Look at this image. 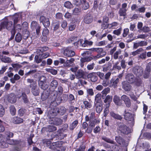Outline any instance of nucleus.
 Here are the masks:
<instances>
[{"label": "nucleus", "mask_w": 151, "mask_h": 151, "mask_svg": "<svg viewBox=\"0 0 151 151\" xmlns=\"http://www.w3.org/2000/svg\"><path fill=\"white\" fill-rule=\"evenodd\" d=\"M126 9H120L119 11V14L120 16H125L126 15Z\"/></svg>", "instance_id": "nucleus-46"}, {"label": "nucleus", "mask_w": 151, "mask_h": 151, "mask_svg": "<svg viewBox=\"0 0 151 151\" xmlns=\"http://www.w3.org/2000/svg\"><path fill=\"white\" fill-rule=\"evenodd\" d=\"M119 82V78H117L115 80L114 78H112L110 80L109 86L110 87H113L114 88H116Z\"/></svg>", "instance_id": "nucleus-24"}, {"label": "nucleus", "mask_w": 151, "mask_h": 151, "mask_svg": "<svg viewBox=\"0 0 151 151\" xmlns=\"http://www.w3.org/2000/svg\"><path fill=\"white\" fill-rule=\"evenodd\" d=\"M110 115L111 117L116 119L121 120L122 119L121 116L118 114H115L112 111L110 112Z\"/></svg>", "instance_id": "nucleus-34"}, {"label": "nucleus", "mask_w": 151, "mask_h": 151, "mask_svg": "<svg viewBox=\"0 0 151 151\" xmlns=\"http://www.w3.org/2000/svg\"><path fill=\"white\" fill-rule=\"evenodd\" d=\"M93 20L92 16L89 14H86L85 16L83 19L84 22L87 24H89L91 23L93 21Z\"/></svg>", "instance_id": "nucleus-22"}, {"label": "nucleus", "mask_w": 151, "mask_h": 151, "mask_svg": "<svg viewBox=\"0 0 151 151\" xmlns=\"http://www.w3.org/2000/svg\"><path fill=\"white\" fill-rule=\"evenodd\" d=\"M78 124V121L76 120L74 121L70 125V129L71 130L73 129L76 127Z\"/></svg>", "instance_id": "nucleus-50"}, {"label": "nucleus", "mask_w": 151, "mask_h": 151, "mask_svg": "<svg viewBox=\"0 0 151 151\" xmlns=\"http://www.w3.org/2000/svg\"><path fill=\"white\" fill-rule=\"evenodd\" d=\"M43 142L44 144H46L47 146H49V145H50V147H51V148L52 147L51 145L53 146L52 145V143L51 144V141L49 139H45L43 140ZM52 147H53L52 146Z\"/></svg>", "instance_id": "nucleus-56"}, {"label": "nucleus", "mask_w": 151, "mask_h": 151, "mask_svg": "<svg viewBox=\"0 0 151 151\" xmlns=\"http://www.w3.org/2000/svg\"><path fill=\"white\" fill-rule=\"evenodd\" d=\"M50 113V111L49 115V116L52 118H50V120L52 122H50L51 124H53L54 125L56 126L59 125L61 124L63 122V121L60 119L58 118H53L54 116H53Z\"/></svg>", "instance_id": "nucleus-10"}, {"label": "nucleus", "mask_w": 151, "mask_h": 151, "mask_svg": "<svg viewBox=\"0 0 151 151\" xmlns=\"http://www.w3.org/2000/svg\"><path fill=\"white\" fill-rule=\"evenodd\" d=\"M81 46L83 47H86L88 46H91L93 45V42L88 40H85L83 41V39H80L78 41Z\"/></svg>", "instance_id": "nucleus-18"}, {"label": "nucleus", "mask_w": 151, "mask_h": 151, "mask_svg": "<svg viewBox=\"0 0 151 151\" xmlns=\"http://www.w3.org/2000/svg\"><path fill=\"white\" fill-rule=\"evenodd\" d=\"M124 116L125 119L128 121H132L133 120V115L126 110L124 111Z\"/></svg>", "instance_id": "nucleus-17"}, {"label": "nucleus", "mask_w": 151, "mask_h": 151, "mask_svg": "<svg viewBox=\"0 0 151 151\" xmlns=\"http://www.w3.org/2000/svg\"><path fill=\"white\" fill-rule=\"evenodd\" d=\"M134 73L137 77L142 76L144 70L142 68L139 66H136L134 67L132 69Z\"/></svg>", "instance_id": "nucleus-6"}, {"label": "nucleus", "mask_w": 151, "mask_h": 151, "mask_svg": "<svg viewBox=\"0 0 151 151\" xmlns=\"http://www.w3.org/2000/svg\"><path fill=\"white\" fill-rule=\"evenodd\" d=\"M89 7L88 3L87 1H84L83 4L82 8L84 10L88 9Z\"/></svg>", "instance_id": "nucleus-62"}, {"label": "nucleus", "mask_w": 151, "mask_h": 151, "mask_svg": "<svg viewBox=\"0 0 151 151\" xmlns=\"http://www.w3.org/2000/svg\"><path fill=\"white\" fill-rule=\"evenodd\" d=\"M122 88L126 91H130L132 89V87L127 81H124L122 83Z\"/></svg>", "instance_id": "nucleus-20"}, {"label": "nucleus", "mask_w": 151, "mask_h": 151, "mask_svg": "<svg viewBox=\"0 0 151 151\" xmlns=\"http://www.w3.org/2000/svg\"><path fill=\"white\" fill-rule=\"evenodd\" d=\"M143 51V49L142 48H140L136 51L132 52L131 55H132L133 56H135L139 54L140 52H142Z\"/></svg>", "instance_id": "nucleus-37"}, {"label": "nucleus", "mask_w": 151, "mask_h": 151, "mask_svg": "<svg viewBox=\"0 0 151 151\" xmlns=\"http://www.w3.org/2000/svg\"><path fill=\"white\" fill-rule=\"evenodd\" d=\"M16 96L17 98L18 99H20L22 98L23 102L25 103H27L29 102L27 96L26 95L25 92L20 90H19L17 91L16 93Z\"/></svg>", "instance_id": "nucleus-5"}, {"label": "nucleus", "mask_w": 151, "mask_h": 151, "mask_svg": "<svg viewBox=\"0 0 151 151\" xmlns=\"http://www.w3.org/2000/svg\"><path fill=\"white\" fill-rule=\"evenodd\" d=\"M10 111L11 114L14 116L15 115L16 113V109L15 107L13 106H11L10 107Z\"/></svg>", "instance_id": "nucleus-47"}, {"label": "nucleus", "mask_w": 151, "mask_h": 151, "mask_svg": "<svg viewBox=\"0 0 151 151\" xmlns=\"http://www.w3.org/2000/svg\"><path fill=\"white\" fill-rule=\"evenodd\" d=\"M102 139L107 142L112 144H114V141L111 140L110 138H107L106 137H104L102 138Z\"/></svg>", "instance_id": "nucleus-57"}, {"label": "nucleus", "mask_w": 151, "mask_h": 151, "mask_svg": "<svg viewBox=\"0 0 151 151\" xmlns=\"http://www.w3.org/2000/svg\"><path fill=\"white\" fill-rule=\"evenodd\" d=\"M22 37L20 33H18L16 35L15 40L17 42H19L21 41Z\"/></svg>", "instance_id": "nucleus-48"}, {"label": "nucleus", "mask_w": 151, "mask_h": 151, "mask_svg": "<svg viewBox=\"0 0 151 151\" xmlns=\"http://www.w3.org/2000/svg\"><path fill=\"white\" fill-rule=\"evenodd\" d=\"M96 108V110L98 113H100L102 110L103 106L100 103H97L95 105Z\"/></svg>", "instance_id": "nucleus-35"}, {"label": "nucleus", "mask_w": 151, "mask_h": 151, "mask_svg": "<svg viewBox=\"0 0 151 151\" xmlns=\"http://www.w3.org/2000/svg\"><path fill=\"white\" fill-rule=\"evenodd\" d=\"M151 69V62H150L146 67L145 73L144 75V77L145 78H147L149 76V73Z\"/></svg>", "instance_id": "nucleus-23"}, {"label": "nucleus", "mask_w": 151, "mask_h": 151, "mask_svg": "<svg viewBox=\"0 0 151 151\" xmlns=\"http://www.w3.org/2000/svg\"><path fill=\"white\" fill-rule=\"evenodd\" d=\"M85 75L84 72L81 70H79L75 74L76 78L78 79L82 78Z\"/></svg>", "instance_id": "nucleus-28"}, {"label": "nucleus", "mask_w": 151, "mask_h": 151, "mask_svg": "<svg viewBox=\"0 0 151 151\" xmlns=\"http://www.w3.org/2000/svg\"><path fill=\"white\" fill-rule=\"evenodd\" d=\"M5 138L3 135L0 134V146L3 148H5L8 147V145L4 141Z\"/></svg>", "instance_id": "nucleus-21"}, {"label": "nucleus", "mask_w": 151, "mask_h": 151, "mask_svg": "<svg viewBox=\"0 0 151 151\" xmlns=\"http://www.w3.org/2000/svg\"><path fill=\"white\" fill-rule=\"evenodd\" d=\"M62 142L61 141L53 142L52 144V148L54 149L53 151H65L66 148L65 146L62 145Z\"/></svg>", "instance_id": "nucleus-4"}, {"label": "nucleus", "mask_w": 151, "mask_h": 151, "mask_svg": "<svg viewBox=\"0 0 151 151\" xmlns=\"http://www.w3.org/2000/svg\"><path fill=\"white\" fill-rule=\"evenodd\" d=\"M16 96L14 93H11L8 98L9 101L11 103H14L16 101Z\"/></svg>", "instance_id": "nucleus-26"}, {"label": "nucleus", "mask_w": 151, "mask_h": 151, "mask_svg": "<svg viewBox=\"0 0 151 151\" xmlns=\"http://www.w3.org/2000/svg\"><path fill=\"white\" fill-rule=\"evenodd\" d=\"M122 51L120 49L118 50L115 52L113 55V58L114 59L116 60L118 58L119 55L121 54Z\"/></svg>", "instance_id": "nucleus-40"}, {"label": "nucleus", "mask_w": 151, "mask_h": 151, "mask_svg": "<svg viewBox=\"0 0 151 151\" xmlns=\"http://www.w3.org/2000/svg\"><path fill=\"white\" fill-rule=\"evenodd\" d=\"M74 59L73 58H71L69 60H67L65 63V65L67 67H70L73 65Z\"/></svg>", "instance_id": "nucleus-30"}, {"label": "nucleus", "mask_w": 151, "mask_h": 151, "mask_svg": "<svg viewBox=\"0 0 151 151\" xmlns=\"http://www.w3.org/2000/svg\"><path fill=\"white\" fill-rule=\"evenodd\" d=\"M119 131L124 134H128L131 132V130L124 124H122L119 126V129L117 130L118 132H119Z\"/></svg>", "instance_id": "nucleus-8"}, {"label": "nucleus", "mask_w": 151, "mask_h": 151, "mask_svg": "<svg viewBox=\"0 0 151 151\" xmlns=\"http://www.w3.org/2000/svg\"><path fill=\"white\" fill-rule=\"evenodd\" d=\"M81 11V9L78 8H75L73 10V14L74 15H77L79 14Z\"/></svg>", "instance_id": "nucleus-58"}, {"label": "nucleus", "mask_w": 151, "mask_h": 151, "mask_svg": "<svg viewBox=\"0 0 151 151\" xmlns=\"http://www.w3.org/2000/svg\"><path fill=\"white\" fill-rule=\"evenodd\" d=\"M23 120L22 119L17 117H14L11 119V121L15 124H18L22 123Z\"/></svg>", "instance_id": "nucleus-27"}, {"label": "nucleus", "mask_w": 151, "mask_h": 151, "mask_svg": "<svg viewBox=\"0 0 151 151\" xmlns=\"http://www.w3.org/2000/svg\"><path fill=\"white\" fill-rule=\"evenodd\" d=\"M115 140L118 143L121 145H123L124 142V139L119 136H116Z\"/></svg>", "instance_id": "nucleus-31"}, {"label": "nucleus", "mask_w": 151, "mask_h": 151, "mask_svg": "<svg viewBox=\"0 0 151 151\" xmlns=\"http://www.w3.org/2000/svg\"><path fill=\"white\" fill-rule=\"evenodd\" d=\"M40 21L42 22L44 26L45 27H48L50 25L49 19L46 18L43 16H41L40 18Z\"/></svg>", "instance_id": "nucleus-13"}, {"label": "nucleus", "mask_w": 151, "mask_h": 151, "mask_svg": "<svg viewBox=\"0 0 151 151\" xmlns=\"http://www.w3.org/2000/svg\"><path fill=\"white\" fill-rule=\"evenodd\" d=\"M49 96L48 94L43 92L41 96V98L42 101H44L46 100Z\"/></svg>", "instance_id": "nucleus-55"}, {"label": "nucleus", "mask_w": 151, "mask_h": 151, "mask_svg": "<svg viewBox=\"0 0 151 151\" xmlns=\"http://www.w3.org/2000/svg\"><path fill=\"white\" fill-rule=\"evenodd\" d=\"M29 32L28 29L23 30L22 33V37L24 39H27L29 35Z\"/></svg>", "instance_id": "nucleus-32"}, {"label": "nucleus", "mask_w": 151, "mask_h": 151, "mask_svg": "<svg viewBox=\"0 0 151 151\" xmlns=\"http://www.w3.org/2000/svg\"><path fill=\"white\" fill-rule=\"evenodd\" d=\"M104 53V54L103 55H102L101 54L99 53L96 56H95L93 57V59L96 60L100 58H101L103 57L104 56L106 55V52H103Z\"/></svg>", "instance_id": "nucleus-54"}, {"label": "nucleus", "mask_w": 151, "mask_h": 151, "mask_svg": "<svg viewBox=\"0 0 151 151\" xmlns=\"http://www.w3.org/2000/svg\"><path fill=\"white\" fill-rule=\"evenodd\" d=\"M58 84L57 81L55 80H53L51 82L50 86L53 89H55L57 87Z\"/></svg>", "instance_id": "nucleus-38"}, {"label": "nucleus", "mask_w": 151, "mask_h": 151, "mask_svg": "<svg viewBox=\"0 0 151 151\" xmlns=\"http://www.w3.org/2000/svg\"><path fill=\"white\" fill-rule=\"evenodd\" d=\"M110 91V89L109 87L104 88L101 92L102 98L104 99L107 94L109 93Z\"/></svg>", "instance_id": "nucleus-33"}, {"label": "nucleus", "mask_w": 151, "mask_h": 151, "mask_svg": "<svg viewBox=\"0 0 151 151\" xmlns=\"http://www.w3.org/2000/svg\"><path fill=\"white\" fill-rule=\"evenodd\" d=\"M147 45V42L145 41H141L136 42H134L133 48L134 49H136L139 47L145 46Z\"/></svg>", "instance_id": "nucleus-19"}, {"label": "nucleus", "mask_w": 151, "mask_h": 151, "mask_svg": "<svg viewBox=\"0 0 151 151\" xmlns=\"http://www.w3.org/2000/svg\"><path fill=\"white\" fill-rule=\"evenodd\" d=\"M5 142L8 145V144L10 145H17L18 146H21L23 142L17 140H14L13 139H10L9 138H5L4 140Z\"/></svg>", "instance_id": "nucleus-12"}, {"label": "nucleus", "mask_w": 151, "mask_h": 151, "mask_svg": "<svg viewBox=\"0 0 151 151\" xmlns=\"http://www.w3.org/2000/svg\"><path fill=\"white\" fill-rule=\"evenodd\" d=\"M113 101L117 105L120 106L122 104V100H121L119 97L116 95L114 96Z\"/></svg>", "instance_id": "nucleus-29"}, {"label": "nucleus", "mask_w": 151, "mask_h": 151, "mask_svg": "<svg viewBox=\"0 0 151 151\" xmlns=\"http://www.w3.org/2000/svg\"><path fill=\"white\" fill-rule=\"evenodd\" d=\"M5 110L3 106L0 104V116H3L5 114Z\"/></svg>", "instance_id": "nucleus-59"}, {"label": "nucleus", "mask_w": 151, "mask_h": 151, "mask_svg": "<svg viewBox=\"0 0 151 151\" xmlns=\"http://www.w3.org/2000/svg\"><path fill=\"white\" fill-rule=\"evenodd\" d=\"M56 130V128L52 125L49 126L46 129V131L49 132H52L55 131Z\"/></svg>", "instance_id": "nucleus-43"}, {"label": "nucleus", "mask_w": 151, "mask_h": 151, "mask_svg": "<svg viewBox=\"0 0 151 151\" xmlns=\"http://www.w3.org/2000/svg\"><path fill=\"white\" fill-rule=\"evenodd\" d=\"M122 100L123 101L127 107H129L131 106V103L129 97L125 95H123L121 97Z\"/></svg>", "instance_id": "nucleus-16"}, {"label": "nucleus", "mask_w": 151, "mask_h": 151, "mask_svg": "<svg viewBox=\"0 0 151 151\" xmlns=\"http://www.w3.org/2000/svg\"><path fill=\"white\" fill-rule=\"evenodd\" d=\"M46 78L44 76H41L38 84L40 87L43 90L46 89L48 87V85L46 83Z\"/></svg>", "instance_id": "nucleus-9"}, {"label": "nucleus", "mask_w": 151, "mask_h": 151, "mask_svg": "<svg viewBox=\"0 0 151 151\" xmlns=\"http://www.w3.org/2000/svg\"><path fill=\"white\" fill-rule=\"evenodd\" d=\"M91 60V59L89 58H82L81 59V63H80V66L81 67H83L84 66L83 62L88 61Z\"/></svg>", "instance_id": "nucleus-41"}, {"label": "nucleus", "mask_w": 151, "mask_h": 151, "mask_svg": "<svg viewBox=\"0 0 151 151\" xmlns=\"http://www.w3.org/2000/svg\"><path fill=\"white\" fill-rule=\"evenodd\" d=\"M107 44V42L105 40H103L98 42L96 44V45L98 46L105 45Z\"/></svg>", "instance_id": "nucleus-60"}, {"label": "nucleus", "mask_w": 151, "mask_h": 151, "mask_svg": "<svg viewBox=\"0 0 151 151\" xmlns=\"http://www.w3.org/2000/svg\"><path fill=\"white\" fill-rule=\"evenodd\" d=\"M96 73H92L89 74L88 75V77L91 78V81L93 82L96 81L98 78L96 76Z\"/></svg>", "instance_id": "nucleus-25"}, {"label": "nucleus", "mask_w": 151, "mask_h": 151, "mask_svg": "<svg viewBox=\"0 0 151 151\" xmlns=\"http://www.w3.org/2000/svg\"><path fill=\"white\" fill-rule=\"evenodd\" d=\"M64 6L66 8L68 9H71L73 7V5L69 1H67L65 2L64 4Z\"/></svg>", "instance_id": "nucleus-45"}, {"label": "nucleus", "mask_w": 151, "mask_h": 151, "mask_svg": "<svg viewBox=\"0 0 151 151\" xmlns=\"http://www.w3.org/2000/svg\"><path fill=\"white\" fill-rule=\"evenodd\" d=\"M96 75L98 76L101 79L103 80L104 78V73L100 72L96 73Z\"/></svg>", "instance_id": "nucleus-64"}, {"label": "nucleus", "mask_w": 151, "mask_h": 151, "mask_svg": "<svg viewBox=\"0 0 151 151\" xmlns=\"http://www.w3.org/2000/svg\"><path fill=\"white\" fill-rule=\"evenodd\" d=\"M125 79L129 83H134L135 81V78L132 73H128L126 76Z\"/></svg>", "instance_id": "nucleus-15"}, {"label": "nucleus", "mask_w": 151, "mask_h": 151, "mask_svg": "<svg viewBox=\"0 0 151 151\" xmlns=\"http://www.w3.org/2000/svg\"><path fill=\"white\" fill-rule=\"evenodd\" d=\"M83 103L86 108L87 109L90 108L92 106V104L91 102H89L87 101H83Z\"/></svg>", "instance_id": "nucleus-53"}, {"label": "nucleus", "mask_w": 151, "mask_h": 151, "mask_svg": "<svg viewBox=\"0 0 151 151\" xmlns=\"http://www.w3.org/2000/svg\"><path fill=\"white\" fill-rule=\"evenodd\" d=\"M6 28L10 30L12 35L14 36L15 33L14 26H13L12 21H7L2 22L0 24V31Z\"/></svg>", "instance_id": "nucleus-1"}, {"label": "nucleus", "mask_w": 151, "mask_h": 151, "mask_svg": "<svg viewBox=\"0 0 151 151\" xmlns=\"http://www.w3.org/2000/svg\"><path fill=\"white\" fill-rule=\"evenodd\" d=\"M12 65L15 70L17 71L19 68L22 67V66L18 63L12 64Z\"/></svg>", "instance_id": "nucleus-49"}, {"label": "nucleus", "mask_w": 151, "mask_h": 151, "mask_svg": "<svg viewBox=\"0 0 151 151\" xmlns=\"http://www.w3.org/2000/svg\"><path fill=\"white\" fill-rule=\"evenodd\" d=\"M50 111V113L53 116H55L57 115L58 113L63 114L65 112V108L64 107H61L60 109L58 108L55 107L53 109H51Z\"/></svg>", "instance_id": "nucleus-7"}, {"label": "nucleus", "mask_w": 151, "mask_h": 151, "mask_svg": "<svg viewBox=\"0 0 151 151\" xmlns=\"http://www.w3.org/2000/svg\"><path fill=\"white\" fill-rule=\"evenodd\" d=\"M31 28L33 30L36 29V34L34 33V34H33L32 35L33 38L35 39L39 37L40 34V27L36 21L32 22L31 24Z\"/></svg>", "instance_id": "nucleus-3"}, {"label": "nucleus", "mask_w": 151, "mask_h": 151, "mask_svg": "<svg viewBox=\"0 0 151 151\" xmlns=\"http://www.w3.org/2000/svg\"><path fill=\"white\" fill-rule=\"evenodd\" d=\"M56 93V91H54L53 93H54V96L52 98V101H51V105L55 106L56 105L59 104L61 101L62 99L60 97H58L57 98V94H55Z\"/></svg>", "instance_id": "nucleus-11"}, {"label": "nucleus", "mask_w": 151, "mask_h": 151, "mask_svg": "<svg viewBox=\"0 0 151 151\" xmlns=\"http://www.w3.org/2000/svg\"><path fill=\"white\" fill-rule=\"evenodd\" d=\"M6 136L7 137V138L12 137L14 136V134L12 132L10 131H7L5 132V133Z\"/></svg>", "instance_id": "nucleus-51"}, {"label": "nucleus", "mask_w": 151, "mask_h": 151, "mask_svg": "<svg viewBox=\"0 0 151 151\" xmlns=\"http://www.w3.org/2000/svg\"><path fill=\"white\" fill-rule=\"evenodd\" d=\"M1 61L5 63H9L12 62L11 59L6 56H1Z\"/></svg>", "instance_id": "nucleus-36"}, {"label": "nucleus", "mask_w": 151, "mask_h": 151, "mask_svg": "<svg viewBox=\"0 0 151 151\" xmlns=\"http://www.w3.org/2000/svg\"><path fill=\"white\" fill-rule=\"evenodd\" d=\"M28 24L26 22H24L22 24V29L23 30H26L28 29Z\"/></svg>", "instance_id": "nucleus-61"}, {"label": "nucleus", "mask_w": 151, "mask_h": 151, "mask_svg": "<svg viewBox=\"0 0 151 151\" xmlns=\"http://www.w3.org/2000/svg\"><path fill=\"white\" fill-rule=\"evenodd\" d=\"M27 81L28 83H30L29 87L31 88V92L33 95L35 96H38L40 94V89L37 86L36 82L30 79H28Z\"/></svg>", "instance_id": "nucleus-2"}, {"label": "nucleus", "mask_w": 151, "mask_h": 151, "mask_svg": "<svg viewBox=\"0 0 151 151\" xmlns=\"http://www.w3.org/2000/svg\"><path fill=\"white\" fill-rule=\"evenodd\" d=\"M111 67V65L110 63L108 64L107 65H104L103 67V71L105 72H106L110 69Z\"/></svg>", "instance_id": "nucleus-44"}, {"label": "nucleus", "mask_w": 151, "mask_h": 151, "mask_svg": "<svg viewBox=\"0 0 151 151\" xmlns=\"http://www.w3.org/2000/svg\"><path fill=\"white\" fill-rule=\"evenodd\" d=\"M40 55V58H45L49 56L50 54L49 52H46Z\"/></svg>", "instance_id": "nucleus-63"}, {"label": "nucleus", "mask_w": 151, "mask_h": 151, "mask_svg": "<svg viewBox=\"0 0 151 151\" xmlns=\"http://www.w3.org/2000/svg\"><path fill=\"white\" fill-rule=\"evenodd\" d=\"M112 96H111L107 95L104 100V102L105 103H110L112 101Z\"/></svg>", "instance_id": "nucleus-42"}, {"label": "nucleus", "mask_w": 151, "mask_h": 151, "mask_svg": "<svg viewBox=\"0 0 151 151\" xmlns=\"http://www.w3.org/2000/svg\"><path fill=\"white\" fill-rule=\"evenodd\" d=\"M63 54L64 55L67 57H71L74 56L75 53L74 51L71 50L70 48L68 47L64 50Z\"/></svg>", "instance_id": "nucleus-14"}, {"label": "nucleus", "mask_w": 151, "mask_h": 151, "mask_svg": "<svg viewBox=\"0 0 151 151\" xmlns=\"http://www.w3.org/2000/svg\"><path fill=\"white\" fill-rule=\"evenodd\" d=\"M134 83L137 86H139L142 84V81L140 78H135V81Z\"/></svg>", "instance_id": "nucleus-52"}, {"label": "nucleus", "mask_w": 151, "mask_h": 151, "mask_svg": "<svg viewBox=\"0 0 151 151\" xmlns=\"http://www.w3.org/2000/svg\"><path fill=\"white\" fill-rule=\"evenodd\" d=\"M54 31H56L60 27V23L58 22H54L52 23Z\"/></svg>", "instance_id": "nucleus-39"}]
</instances>
